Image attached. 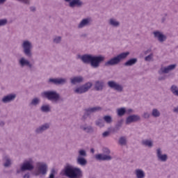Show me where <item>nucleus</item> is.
Returning a JSON list of instances; mask_svg holds the SVG:
<instances>
[{"instance_id":"obj_1","label":"nucleus","mask_w":178,"mask_h":178,"mask_svg":"<svg viewBox=\"0 0 178 178\" xmlns=\"http://www.w3.org/2000/svg\"><path fill=\"white\" fill-rule=\"evenodd\" d=\"M78 59H81L83 63L90 64L93 69H98L101 66V63L105 60V56L102 55L83 54L78 55Z\"/></svg>"},{"instance_id":"obj_2","label":"nucleus","mask_w":178,"mask_h":178,"mask_svg":"<svg viewBox=\"0 0 178 178\" xmlns=\"http://www.w3.org/2000/svg\"><path fill=\"white\" fill-rule=\"evenodd\" d=\"M64 175L69 178H83V170L73 165H67L64 169Z\"/></svg>"},{"instance_id":"obj_3","label":"nucleus","mask_w":178,"mask_h":178,"mask_svg":"<svg viewBox=\"0 0 178 178\" xmlns=\"http://www.w3.org/2000/svg\"><path fill=\"white\" fill-rule=\"evenodd\" d=\"M129 55L130 52L129 51L121 53L106 62L105 66H115V65H119L123 59H126Z\"/></svg>"},{"instance_id":"obj_4","label":"nucleus","mask_w":178,"mask_h":178,"mask_svg":"<svg viewBox=\"0 0 178 178\" xmlns=\"http://www.w3.org/2000/svg\"><path fill=\"white\" fill-rule=\"evenodd\" d=\"M34 169V160L31 158L26 159L17 169V173H22L26 170H33Z\"/></svg>"},{"instance_id":"obj_5","label":"nucleus","mask_w":178,"mask_h":178,"mask_svg":"<svg viewBox=\"0 0 178 178\" xmlns=\"http://www.w3.org/2000/svg\"><path fill=\"white\" fill-rule=\"evenodd\" d=\"M21 47L23 49V52L28 58L33 56V42L29 40H24L21 44Z\"/></svg>"},{"instance_id":"obj_6","label":"nucleus","mask_w":178,"mask_h":178,"mask_svg":"<svg viewBox=\"0 0 178 178\" xmlns=\"http://www.w3.org/2000/svg\"><path fill=\"white\" fill-rule=\"evenodd\" d=\"M41 97L47 98L51 102H58L60 99V95L55 90L45 91L41 93Z\"/></svg>"},{"instance_id":"obj_7","label":"nucleus","mask_w":178,"mask_h":178,"mask_svg":"<svg viewBox=\"0 0 178 178\" xmlns=\"http://www.w3.org/2000/svg\"><path fill=\"white\" fill-rule=\"evenodd\" d=\"M47 172H48V165L44 162H38L36 163V167L35 170V176H40L42 175V176L47 175Z\"/></svg>"},{"instance_id":"obj_8","label":"nucleus","mask_w":178,"mask_h":178,"mask_svg":"<svg viewBox=\"0 0 178 178\" xmlns=\"http://www.w3.org/2000/svg\"><path fill=\"white\" fill-rule=\"evenodd\" d=\"M78 154L79 155L76 158L77 165H80V166H86V165H87V159H86L87 152L84 149H80L79 150Z\"/></svg>"},{"instance_id":"obj_9","label":"nucleus","mask_w":178,"mask_h":178,"mask_svg":"<svg viewBox=\"0 0 178 178\" xmlns=\"http://www.w3.org/2000/svg\"><path fill=\"white\" fill-rule=\"evenodd\" d=\"M91 87H92V83L91 82H88L84 85L77 86L74 88V92L75 94H84V92H87Z\"/></svg>"},{"instance_id":"obj_10","label":"nucleus","mask_w":178,"mask_h":178,"mask_svg":"<svg viewBox=\"0 0 178 178\" xmlns=\"http://www.w3.org/2000/svg\"><path fill=\"white\" fill-rule=\"evenodd\" d=\"M107 86L112 88V90H115V91H118V92H123V86L120 84L119 83L115 81H109L107 83Z\"/></svg>"},{"instance_id":"obj_11","label":"nucleus","mask_w":178,"mask_h":178,"mask_svg":"<svg viewBox=\"0 0 178 178\" xmlns=\"http://www.w3.org/2000/svg\"><path fill=\"white\" fill-rule=\"evenodd\" d=\"M154 38L158 40L159 42H165L168 40V36L161 31H154L153 32Z\"/></svg>"},{"instance_id":"obj_12","label":"nucleus","mask_w":178,"mask_h":178,"mask_svg":"<svg viewBox=\"0 0 178 178\" xmlns=\"http://www.w3.org/2000/svg\"><path fill=\"white\" fill-rule=\"evenodd\" d=\"M177 65L171 64L168 66L161 67L159 70V74H168V73H170L172 70H175L176 69Z\"/></svg>"},{"instance_id":"obj_13","label":"nucleus","mask_w":178,"mask_h":178,"mask_svg":"<svg viewBox=\"0 0 178 178\" xmlns=\"http://www.w3.org/2000/svg\"><path fill=\"white\" fill-rule=\"evenodd\" d=\"M67 81V79L65 78H50L48 80L49 84H55V86H63Z\"/></svg>"},{"instance_id":"obj_14","label":"nucleus","mask_w":178,"mask_h":178,"mask_svg":"<svg viewBox=\"0 0 178 178\" xmlns=\"http://www.w3.org/2000/svg\"><path fill=\"white\" fill-rule=\"evenodd\" d=\"M162 149L161 147H159L156 149V155L157 157L158 161L160 162H166L168 161V154H163Z\"/></svg>"},{"instance_id":"obj_15","label":"nucleus","mask_w":178,"mask_h":178,"mask_svg":"<svg viewBox=\"0 0 178 178\" xmlns=\"http://www.w3.org/2000/svg\"><path fill=\"white\" fill-rule=\"evenodd\" d=\"M18 65L20 66V67H29V69L33 67V64L30 63V61L25 57H21L18 59Z\"/></svg>"},{"instance_id":"obj_16","label":"nucleus","mask_w":178,"mask_h":178,"mask_svg":"<svg viewBox=\"0 0 178 178\" xmlns=\"http://www.w3.org/2000/svg\"><path fill=\"white\" fill-rule=\"evenodd\" d=\"M140 120L141 118L138 115H130L126 118L125 123L126 124H131V123H136Z\"/></svg>"},{"instance_id":"obj_17","label":"nucleus","mask_w":178,"mask_h":178,"mask_svg":"<svg viewBox=\"0 0 178 178\" xmlns=\"http://www.w3.org/2000/svg\"><path fill=\"white\" fill-rule=\"evenodd\" d=\"M49 127H51V124L44 123L36 128L35 130V133H36V134H42V133H44V131H46V130H48Z\"/></svg>"},{"instance_id":"obj_18","label":"nucleus","mask_w":178,"mask_h":178,"mask_svg":"<svg viewBox=\"0 0 178 178\" xmlns=\"http://www.w3.org/2000/svg\"><path fill=\"white\" fill-rule=\"evenodd\" d=\"M102 108L99 106H95V107H90L88 108H86L85 110V114L83 115V119H86V116H88V115H91V113H95V112H99Z\"/></svg>"},{"instance_id":"obj_19","label":"nucleus","mask_w":178,"mask_h":178,"mask_svg":"<svg viewBox=\"0 0 178 178\" xmlns=\"http://www.w3.org/2000/svg\"><path fill=\"white\" fill-rule=\"evenodd\" d=\"M91 22L92 20L91 18H84L77 25L78 29H84V27H87L91 24Z\"/></svg>"},{"instance_id":"obj_20","label":"nucleus","mask_w":178,"mask_h":178,"mask_svg":"<svg viewBox=\"0 0 178 178\" xmlns=\"http://www.w3.org/2000/svg\"><path fill=\"white\" fill-rule=\"evenodd\" d=\"M15 99H16V94L11 93L4 96L1 101L3 104H9V102H13Z\"/></svg>"},{"instance_id":"obj_21","label":"nucleus","mask_w":178,"mask_h":178,"mask_svg":"<svg viewBox=\"0 0 178 178\" xmlns=\"http://www.w3.org/2000/svg\"><path fill=\"white\" fill-rule=\"evenodd\" d=\"M97 161H111L112 156L105 154H98L95 156Z\"/></svg>"},{"instance_id":"obj_22","label":"nucleus","mask_w":178,"mask_h":178,"mask_svg":"<svg viewBox=\"0 0 178 178\" xmlns=\"http://www.w3.org/2000/svg\"><path fill=\"white\" fill-rule=\"evenodd\" d=\"M95 90L96 91H102L104 87H105V82L102 80L96 81L94 84Z\"/></svg>"},{"instance_id":"obj_23","label":"nucleus","mask_w":178,"mask_h":178,"mask_svg":"<svg viewBox=\"0 0 178 178\" xmlns=\"http://www.w3.org/2000/svg\"><path fill=\"white\" fill-rule=\"evenodd\" d=\"M108 24L111 27H115V29L120 27V22H119L118 19L113 17L108 19Z\"/></svg>"},{"instance_id":"obj_24","label":"nucleus","mask_w":178,"mask_h":178,"mask_svg":"<svg viewBox=\"0 0 178 178\" xmlns=\"http://www.w3.org/2000/svg\"><path fill=\"white\" fill-rule=\"evenodd\" d=\"M134 175L136 178H145V171L141 168H136L134 170Z\"/></svg>"},{"instance_id":"obj_25","label":"nucleus","mask_w":178,"mask_h":178,"mask_svg":"<svg viewBox=\"0 0 178 178\" xmlns=\"http://www.w3.org/2000/svg\"><path fill=\"white\" fill-rule=\"evenodd\" d=\"M142 145L147 147V148H152L154 147V140L152 139H144L142 140Z\"/></svg>"},{"instance_id":"obj_26","label":"nucleus","mask_w":178,"mask_h":178,"mask_svg":"<svg viewBox=\"0 0 178 178\" xmlns=\"http://www.w3.org/2000/svg\"><path fill=\"white\" fill-rule=\"evenodd\" d=\"M81 130L85 131V133H94V128L90 125L83 124L80 127Z\"/></svg>"},{"instance_id":"obj_27","label":"nucleus","mask_w":178,"mask_h":178,"mask_svg":"<svg viewBox=\"0 0 178 178\" xmlns=\"http://www.w3.org/2000/svg\"><path fill=\"white\" fill-rule=\"evenodd\" d=\"M83 2L81 0H71L69 3L70 8H76V6H81Z\"/></svg>"},{"instance_id":"obj_28","label":"nucleus","mask_w":178,"mask_h":178,"mask_svg":"<svg viewBox=\"0 0 178 178\" xmlns=\"http://www.w3.org/2000/svg\"><path fill=\"white\" fill-rule=\"evenodd\" d=\"M41 102V99L38 97H34L31 99V102L29 103V106H37L38 105H40V103Z\"/></svg>"},{"instance_id":"obj_29","label":"nucleus","mask_w":178,"mask_h":178,"mask_svg":"<svg viewBox=\"0 0 178 178\" xmlns=\"http://www.w3.org/2000/svg\"><path fill=\"white\" fill-rule=\"evenodd\" d=\"M137 58H130L129 60H127L124 63V66H134V65H136L137 63Z\"/></svg>"},{"instance_id":"obj_30","label":"nucleus","mask_w":178,"mask_h":178,"mask_svg":"<svg viewBox=\"0 0 178 178\" xmlns=\"http://www.w3.org/2000/svg\"><path fill=\"white\" fill-rule=\"evenodd\" d=\"M83 79L82 76H75L70 79L72 84H77L79 83H82Z\"/></svg>"},{"instance_id":"obj_31","label":"nucleus","mask_w":178,"mask_h":178,"mask_svg":"<svg viewBox=\"0 0 178 178\" xmlns=\"http://www.w3.org/2000/svg\"><path fill=\"white\" fill-rule=\"evenodd\" d=\"M40 111L44 113H48V112H51V106L49 104H43L40 107Z\"/></svg>"},{"instance_id":"obj_32","label":"nucleus","mask_w":178,"mask_h":178,"mask_svg":"<svg viewBox=\"0 0 178 178\" xmlns=\"http://www.w3.org/2000/svg\"><path fill=\"white\" fill-rule=\"evenodd\" d=\"M151 115L153 118H160L161 115V111H159L158 108H153L152 110Z\"/></svg>"},{"instance_id":"obj_33","label":"nucleus","mask_w":178,"mask_h":178,"mask_svg":"<svg viewBox=\"0 0 178 178\" xmlns=\"http://www.w3.org/2000/svg\"><path fill=\"white\" fill-rule=\"evenodd\" d=\"M170 92L175 97H178V86L176 85H172L170 88Z\"/></svg>"},{"instance_id":"obj_34","label":"nucleus","mask_w":178,"mask_h":178,"mask_svg":"<svg viewBox=\"0 0 178 178\" xmlns=\"http://www.w3.org/2000/svg\"><path fill=\"white\" fill-rule=\"evenodd\" d=\"M117 115L118 116H120V118H122V116H124L126 115V108L122 107L117 109Z\"/></svg>"},{"instance_id":"obj_35","label":"nucleus","mask_w":178,"mask_h":178,"mask_svg":"<svg viewBox=\"0 0 178 178\" xmlns=\"http://www.w3.org/2000/svg\"><path fill=\"white\" fill-rule=\"evenodd\" d=\"M118 143L120 145H127V138H126L125 136L120 137Z\"/></svg>"},{"instance_id":"obj_36","label":"nucleus","mask_w":178,"mask_h":178,"mask_svg":"<svg viewBox=\"0 0 178 178\" xmlns=\"http://www.w3.org/2000/svg\"><path fill=\"white\" fill-rule=\"evenodd\" d=\"M4 161H6L4 163V166L6 168H8V166H10L12 165V160H10V159L9 158V156H6L4 157Z\"/></svg>"},{"instance_id":"obj_37","label":"nucleus","mask_w":178,"mask_h":178,"mask_svg":"<svg viewBox=\"0 0 178 178\" xmlns=\"http://www.w3.org/2000/svg\"><path fill=\"white\" fill-rule=\"evenodd\" d=\"M96 126H98V127H104L105 126V122L104 120L98 119L95 122Z\"/></svg>"},{"instance_id":"obj_38","label":"nucleus","mask_w":178,"mask_h":178,"mask_svg":"<svg viewBox=\"0 0 178 178\" xmlns=\"http://www.w3.org/2000/svg\"><path fill=\"white\" fill-rule=\"evenodd\" d=\"M103 120H104V122H106V123H108V124H111V123H112L113 122L112 117L111 115H105L103 118Z\"/></svg>"},{"instance_id":"obj_39","label":"nucleus","mask_w":178,"mask_h":178,"mask_svg":"<svg viewBox=\"0 0 178 178\" xmlns=\"http://www.w3.org/2000/svg\"><path fill=\"white\" fill-rule=\"evenodd\" d=\"M60 41H62V37L60 36H54L53 38V42H54V44H59Z\"/></svg>"},{"instance_id":"obj_40","label":"nucleus","mask_w":178,"mask_h":178,"mask_svg":"<svg viewBox=\"0 0 178 178\" xmlns=\"http://www.w3.org/2000/svg\"><path fill=\"white\" fill-rule=\"evenodd\" d=\"M8 24L7 19H0V27H3V26H6Z\"/></svg>"},{"instance_id":"obj_41","label":"nucleus","mask_w":178,"mask_h":178,"mask_svg":"<svg viewBox=\"0 0 178 178\" xmlns=\"http://www.w3.org/2000/svg\"><path fill=\"white\" fill-rule=\"evenodd\" d=\"M153 58H154V55L152 54H151L145 58V60H146L147 62H151V60H152Z\"/></svg>"},{"instance_id":"obj_42","label":"nucleus","mask_w":178,"mask_h":178,"mask_svg":"<svg viewBox=\"0 0 178 178\" xmlns=\"http://www.w3.org/2000/svg\"><path fill=\"white\" fill-rule=\"evenodd\" d=\"M149 116H151V114H149L148 112H145L143 115V118L145 119H149Z\"/></svg>"},{"instance_id":"obj_43","label":"nucleus","mask_w":178,"mask_h":178,"mask_svg":"<svg viewBox=\"0 0 178 178\" xmlns=\"http://www.w3.org/2000/svg\"><path fill=\"white\" fill-rule=\"evenodd\" d=\"M103 152L104 153L105 155H109V154H111V150L105 147L103 149Z\"/></svg>"},{"instance_id":"obj_44","label":"nucleus","mask_w":178,"mask_h":178,"mask_svg":"<svg viewBox=\"0 0 178 178\" xmlns=\"http://www.w3.org/2000/svg\"><path fill=\"white\" fill-rule=\"evenodd\" d=\"M55 173H56L55 169H52L49 178H55Z\"/></svg>"},{"instance_id":"obj_45","label":"nucleus","mask_w":178,"mask_h":178,"mask_svg":"<svg viewBox=\"0 0 178 178\" xmlns=\"http://www.w3.org/2000/svg\"><path fill=\"white\" fill-rule=\"evenodd\" d=\"M158 80H159V81L166 80V75H161V76H159Z\"/></svg>"},{"instance_id":"obj_46","label":"nucleus","mask_w":178,"mask_h":178,"mask_svg":"<svg viewBox=\"0 0 178 178\" xmlns=\"http://www.w3.org/2000/svg\"><path fill=\"white\" fill-rule=\"evenodd\" d=\"M19 2H22V3H25L26 5H30V0H18Z\"/></svg>"},{"instance_id":"obj_47","label":"nucleus","mask_w":178,"mask_h":178,"mask_svg":"<svg viewBox=\"0 0 178 178\" xmlns=\"http://www.w3.org/2000/svg\"><path fill=\"white\" fill-rule=\"evenodd\" d=\"M126 113L127 115H130V113H133V109L129 108V109L126 110Z\"/></svg>"},{"instance_id":"obj_48","label":"nucleus","mask_w":178,"mask_h":178,"mask_svg":"<svg viewBox=\"0 0 178 178\" xmlns=\"http://www.w3.org/2000/svg\"><path fill=\"white\" fill-rule=\"evenodd\" d=\"M103 137H108L109 136V131H105L102 134Z\"/></svg>"},{"instance_id":"obj_49","label":"nucleus","mask_w":178,"mask_h":178,"mask_svg":"<svg viewBox=\"0 0 178 178\" xmlns=\"http://www.w3.org/2000/svg\"><path fill=\"white\" fill-rule=\"evenodd\" d=\"M172 111L174 112V113H178V106L176 107H174Z\"/></svg>"},{"instance_id":"obj_50","label":"nucleus","mask_w":178,"mask_h":178,"mask_svg":"<svg viewBox=\"0 0 178 178\" xmlns=\"http://www.w3.org/2000/svg\"><path fill=\"white\" fill-rule=\"evenodd\" d=\"M24 178H30V173H26L24 175Z\"/></svg>"},{"instance_id":"obj_51","label":"nucleus","mask_w":178,"mask_h":178,"mask_svg":"<svg viewBox=\"0 0 178 178\" xmlns=\"http://www.w3.org/2000/svg\"><path fill=\"white\" fill-rule=\"evenodd\" d=\"M5 2H6V0H0V5L5 3Z\"/></svg>"},{"instance_id":"obj_52","label":"nucleus","mask_w":178,"mask_h":178,"mask_svg":"<svg viewBox=\"0 0 178 178\" xmlns=\"http://www.w3.org/2000/svg\"><path fill=\"white\" fill-rule=\"evenodd\" d=\"M118 123L120 124V126H122V124L123 123V120L119 121Z\"/></svg>"},{"instance_id":"obj_53","label":"nucleus","mask_w":178,"mask_h":178,"mask_svg":"<svg viewBox=\"0 0 178 178\" xmlns=\"http://www.w3.org/2000/svg\"><path fill=\"white\" fill-rule=\"evenodd\" d=\"M4 123L2 121H0V126H3Z\"/></svg>"},{"instance_id":"obj_54","label":"nucleus","mask_w":178,"mask_h":178,"mask_svg":"<svg viewBox=\"0 0 178 178\" xmlns=\"http://www.w3.org/2000/svg\"><path fill=\"white\" fill-rule=\"evenodd\" d=\"M90 152H92V154H94V152H95V150H94V149H91Z\"/></svg>"},{"instance_id":"obj_55","label":"nucleus","mask_w":178,"mask_h":178,"mask_svg":"<svg viewBox=\"0 0 178 178\" xmlns=\"http://www.w3.org/2000/svg\"><path fill=\"white\" fill-rule=\"evenodd\" d=\"M161 22H162V23H164V22H165V18H163V19H161Z\"/></svg>"},{"instance_id":"obj_56","label":"nucleus","mask_w":178,"mask_h":178,"mask_svg":"<svg viewBox=\"0 0 178 178\" xmlns=\"http://www.w3.org/2000/svg\"><path fill=\"white\" fill-rule=\"evenodd\" d=\"M72 0H65V2H70Z\"/></svg>"},{"instance_id":"obj_57","label":"nucleus","mask_w":178,"mask_h":178,"mask_svg":"<svg viewBox=\"0 0 178 178\" xmlns=\"http://www.w3.org/2000/svg\"><path fill=\"white\" fill-rule=\"evenodd\" d=\"M32 10H35V8L33 7L31 8Z\"/></svg>"}]
</instances>
